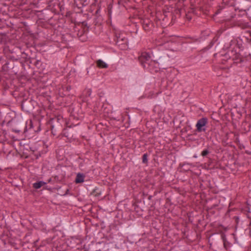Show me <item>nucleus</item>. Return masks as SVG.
<instances>
[{
	"label": "nucleus",
	"instance_id": "6",
	"mask_svg": "<svg viewBox=\"0 0 251 251\" xmlns=\"http://www.w3.org/2000/svg\"><path fill=\"white\" fill-rule=\"evenodd\" d=\"M147 162V155L146 154H144L143 156V162L146 163Z\"/></svg>",
	"mask_w": 251,
	"mask_h": 251
},
{
	"label": "nucleus",
	"instance_id": "4",
	"mask_svg": "<svg viewBox=\"0 0 251 251\" xmlns=\"http://www.w3.org/2000/svg\"><path fill=\"white\" fill-rule=\"evenodd\" d=\"M96 64L97 66L100 68H107L108 67V65L100 59L97 60Z\"/></svg>",
	"mask_w": 251,
	"mask_h": 251
},
{
	"label": "nucleus",
	"instance_id": "9",
	"mask_svg": "<svg viewBox=\"0 0 251 251\" xmlns=\"http://www.w3.org/2000/svg\"><path fill=\"white\" fill-rule=\"evenodd\" d=\"M250 235L251 236V229H250Z\"/></svg>",
	"mask_w": 251,
	"mask_h": 251
},
{
	"label": "nucleus",
	"instance_id": "5",
	"mask_svg": "<svg viewBox=\"0 0 251 251\" xmlns=\"http://www.w3.org/2000/svg\"><path fill=\"white\" fill-rule=\"evenodd\" d=\"M46 184H47L46 182H45L42 181H38L35 183H34L33 184V187H34V188H35L36 189H38L40 188L41 187L45 185Z\"/></svg>",
	"mask_w": 251,
	"mask_h": 251
},
{
	"label": "nucleus",
	"instance_id": "10",
	"mask_svg": "<svg viewBox=\"0 0 251 251\" xmlns=\"http://www.w3.org/2000/svg\"><path fill=\"white\" fill-rule=\"evenodd\" d=\"M50 181H51V179H49V180H48V182H50Z\"/></svg>",
	"mask_w": 251,
	"mask_h": 251
},
{
	"label": "nucleus",
	"instance_id": "7",
	"mask_svg": "<svg viewBox=\"0 0 251 251\" xmlns=\"http://www.w3.org/2000/svg\"><path fill=\"white\" fill-rule=\"evenodd\" d=\"M208 153L207 150H204L201 152V155L203 156H206Z\"/></svg>",
	"mask_w": 251,
	"mask_h": 251
},
{
	"label": "nucleus",
	"instance_id": "1",
	"mask_svg": "<svg viewBox=\"0 0 251 251\" xmlns=\"http://www.w3.org/2000/svg\"><path fill=\"white\" fill-rule=\"evenodd\" d=\"M139 60L144 68L151 69V67L156 64L151 59V55L146 52H143L139 56Z\"/></svg>",
	"mask_w": 251,
	"mask_h": 251
},
{
	"label": "nucleus",
	"instance_id": "3",
	"mask_svg": "<svg viewBox=\"0 0 251 251\" xmlns=\"http://www.w3.org/2000/svg\"><path fill=\"white\" fill-rule=\"evenodd\" d=\"M85 175L81 173H78L76 175L75 182L76 183H82L84 181Z\"/></svg>",
	"mask_w": 251,
	"mask_h": 251
},
{
	"label": "nucleus",
	"instance_id": "8",
	"mask_svg": "<svg viewBox=\"0 0 251 251\" xmlns=\"http://www.w3.org/2000/svg\"><path fill=\"white\" fill-rule=\"evenodd\" d=\"M119 40H120L119 39H118L117 41V44L119 42Z\"/></svg>",
	"mask_w": 251,
	"mask_h": 251
},
{
	"label": "nucleus",
	"instance_id": "2",
	"mask_svg": "<svg viewBox=\"0 0 251 251\" xmlns=\"http://www.w3.org/2000/svg\"><path fill=\"white\" fill-rule=\"evenodd\" d=\"M207 124L208 119L206 118H202L199 119L196 124V131L198 132H205Z\"/></svg>",
	"mask_w": 251,
	"mask_h": 251
}]
</instances>
